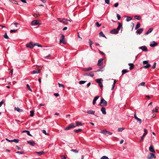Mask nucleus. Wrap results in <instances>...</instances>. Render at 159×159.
<instances>
[{
	"mask_svg": "<svg viewBox=\"0 0 159 159\" xmlns=\"http://www.w3.org/2000/svg\"><path fill=\"white\" fill-rule=\"evenodd\" d=\"M31 24L32 25L34 26L40 25V24L38 22L37 20H34L32 21L31 22Z\"/></svg>",
	"mask_w": 159,
	"mask_h": 159,
	"instance_id": "obj_6",
	"label": "nucleus"
},
{
	"mask_svg": "<svg viewBox=\"0 0 159 159\" xmlns=\"http://www.w3.org/2000/svg\"><path fill=\"white\" fill-rule=\"evenodd\" d=\"M92 68L91 67H89L88 68H84L83 69V70L84 71H89L92 70Z\"/></svg>",
	"mask_w": 159,
	"mask_h": 159,
	"instance_id": "obj_21",
	"label": "nucleus"
},
{
	"mask_svg": "<svg viewBox=\"0 0 159 159\" xmlns=\"http://www.w3.org/2000/svg\"><path fill=\"white\" fill-rule=\"evenodd\" d=\"M26 86L28 88V89L30 91H31V92H32V90L30 88V85H29V84H26Z\"/></svg>",
	"mask_w": 159,
	"mask_h": 159,
	"instance_id": "obj_35",
	"label": "nucleus"
},
{
	"mask_svg": "<svg viewBox=\"0 0 159 159\" xmlns=\"http://www.w3.org/2000/svg\"><path fill=\"white\" fill-rule=\"evenodd\" d=\"M11 141H12V142H14L16 143H18L19 142V140L18 139H13V140H11Z\"/></svg>",
	"mask_w": 159,
	"mask_h": 159,
	"instance_id": "obj_34",
	"label": "nucleus"
},
{
	"mask_svg": "<svg viewBox=\"0 0 159 159\" xmlns=\"http://www.w3.org/2000/svg\"><path fill=\"white\" fill-rule=\"evenodd\" d=\"M61 36L62 39H60V43H63L62 40L64 39V35L61 34Z\"/></svg>",
	"mask_w": 159,
	"mask_h": 159,
	"instance_id": "obj_37",
	"label": "nucleus"
},
{
	"mask_svg": "<svg viewBox=\"0 0 159 159\" xmlns=\"http://www.w3.org/2000/svg\"><path fill=\"white\" fill-rule=\"evenodd\" d=\"M99 98V96H98L95 97L94 98L93 101V104L94 105L96 103V101Z\"/></svg>",
	"mask_w": 159,
	"mask_h": 159,
	"instance_id": "obj_9",
	"label": "nucleus"
},
{
	"mask_svg": "<svg viewBox=\"0 0 159 159\" xmlns=\"http://www.w3.org/2000/svg\"><path fill=\"white\" fill-rule=\"evenodd\" d=\"M134 18L138 20H139L140 19V17L139 16H134Z\"/></svg>",
	"mask_w": 159,
	"mask_h": 159,
	"instance_id": "obj_51",
	"label": "nucleus"
},
{
	"mask_svg": "<svg viewBox=\"0 0 159 159\" xmlns=\"http://www.w3.org/2000/svg\"><path fill=\"white\" fill-rule=\"evenodd\" d=\"M27 142L28 144H29L30 145H31V146H34L35 145V142L33 141H27Z\"/></svg>",
	"mask_w": 159,
	"mask_h": 159,
	"instance_id": "obj_12",
	"label": "nucleus"
},
{
	"mask_svg": "<svg viewBox=\"0 0 159 159\" xmlns=\"http://www.w3.org/2000/svg\"><path fill=\"white\" fill-rule=\"evenodd\" d=\"M17 30H18V29H16V30H11L10 31V32L11 33H13V32H16Z\"/></svg>",
	"mask_w": 159,
	"mask_h": 159,
	"instance_id": "obj_46",
	"label": "nucleus"
},
{
	"mask_svg": "<svg viewBox=\"0 0 159 159\" xmlns=\"http://www.w3.org/2000/svg\"><path fill=\"white\" fill-rule=\"evenodd\" d=\"M145 82H142L139 85H141L143 86H145Z\"/></svg>",
	"mask_w": 159,
	"mask_h": 159,
	"instance_id": "obj_47",
	"label": "nucleus"
},
{
	"mask_svg": "<svg viewBox=\"0 0 159 159\" xmlns=\"http://www.w3.org/2000/svg\"><path fill=\"white\" fill-rule=\"evenodd\" d=\"M16 153L19 154H22L24 153V152L23 151H17Z\"/></svg>",
	"mask_w": 159,
	"mask_h": 159,
	"instance_id": "obj_42",
	"label": "nucleus"
},
{
	"mask_svg": "<svg viewBox=\"0 0 159 159\" xmlns=\"http://www.w3.org/2000/svg\"><path fill=\"white\" fill-rule=\"evenodd\" d=\"M144 134H143V135H142V136L141 137V140H140V142H141V141H142V140H143V138L148 133V131H147V129H144Z\"/></svg>",
	"mask_w": 159,
	"mask_h": 159,
	"instance_id": "obj_4",
	"label": "nucleus"
},
{
	"mask_svg": "<svg viewBox=\"0 0 159 159\" xmlns=\"http://www.w3.org/2000/svg\"><path fill=\"white\" fill-rule=\"evenodd\" d=\"M68 19H66L65 18L63 19V21L62 23L65 24L66 25H67L68 24Z\"/></svg>",
	"mask_w": 159,
	"mask_h": 159,
	"instance_id": "obj_23",
	"label": "nucleus"
},
{
	"mask_svg": "<svg viewBox=\"0 0 159 159\" xmlns=\"http://www.w3.org/2000/svg\"><path fill=\"white\" fill-rule=\"evenodd\" d=\"M54 95L57 97L59 96V94L58 93H54Z\"/></svg>",
	"mask_w": 159,
	"mask_h": 159,
	"instance_id": "obj_62",
	"label": "nucleus"
},
{
	"mask_svg": "<svg viewBox=\"0 0 159 159\" xmlns=\"http://www.w3.org/2000/svg\"><path fill=\"white\" fill-rule=\"evenodd\" d=\"M118 5H119V3L118 2H117L114 5V6L115 7H116L118 6Z\"/></svg>",
	"mask_w": 159,
	"mask_h": 159,
	"instance_id": "obj_56",
	"label": "nucleus"
},
{
	"mask_svg": "<svg viewBox=\"0 0 159 159\" xmlns=\"http://www.w3.org/2000/svg\"><path fill=\"white\" fill-rule=\"evenodd\" d=\"M95 25H96L97 26V27H100L101 25V24H100L98 22H97L96 23H95Z\"/></svg>",
	"mask_w": 159,
	"mask_h": 159,
	"instance_id": "obj_49",
	"label": "nucleus"
},
{
	"mask_svg": "<svg viewBox=\"0 0 159 159\" xmlns=\"http://www.w3.org/2000/svg\"><path fill=\"white\" fill-rule=\"evenodd\" d=\"M137 120V122H139V124H141L142 122V120L141 119L138 118L136 119Z\"/></svg>",
	"mask_w": 159,
	"mask_h": 159,
	"instance_id": "obj_43",
	"label": "nucleus"
},
{
	"mask_svg": "<svg viewBox=\"0 0 159 159\" xmlns=\"http://www.w3.org/2000/svg\"><path fill=\"white\" fill-rule=\"evenodd\" d=\"M57 19L60 22L62 23L63 21V19H62L61 20L60 18H57Z\"/></svg>",
	"mask_w": 159,
	"mask_h": 159,
	"instance_id": "obj_59",
	"label": "nucleus"
},
{
	"mask_svg": "<svg viewBox=\"0 0 159 159\" xmlns=\"http://www.w3.org/2000/svg\"><path fill=\"white\" fill-rule=\"evenodd\" d=\"M102 80V79L99 78V79H96V80H95V81H96V82L97 83H98V84H99V83H102L101 82Z\"/></svg>",
	"mask_w": 159,
	"mask_h": 159,
	"instance_id": "obj_22",
	"label": "nucleus"
},
{
	"mask_svg": "<svg viewBox=\"0 0 159 159\" xmlns=\"http://www.w3.org/2000/svg\"><path fill=\"white\" fill-rule=\"evenodd\" d=\"M124 129V128H119L118 129V131L122 132L123 130Z\"/></svg>",
	"mask_w": 159,
	"mask_h": 159,
	"instance_id": "obj_44",
	"label": "nucleus"
},
{
	"mask_svg": "<svg viewBox=\"0 0 159 159\" xmlns=\"http://www.w3.org/2000/svg\"><path fill=\"white\" fill-rule=\"evenodd\" d=\"M156 62H155L152 66V68L153 69H155L156 67Z\"/></svg>",
	"mask_w": 159,
	"mask_h": 159,
	"instance_id": "obj_53",
	"label": "nucleus"
},
{
	"mask_svg": "<svg viewBox=\"0 0 159 159\" xmlns=\"http://www.w3.org/2000/svg\"><path fill=\"white\" fill-rule=\"evenodd\" d=\"M84 75L89 76L91 77H93L94 76L93 73L91 72L89 73V74H86Z\"/></svg>",
	"mask_w": 159,
	"mask_h": 159,
	"instance_id": "obj_20",
	"label": "nucleus"
},
{
	"mask_svg": "<svg viewBox=\"0 0 159 159\" xmlns=\"http://www.w3.org/2000/svg\"><path fill=\"white\" fill-rule=\"evenodd\" d=\"M99 35L100 36H102V37L106 38V37L104 34H103V33L101 31L99 34Z\"/></svg>",
	"mask_w": 159,
	"mask_h": 159,
	"instance_id": "obj_30",
	"label": "nucleus"
},
{
	"mask_svg": "<svg viewBox=\"0 0 159 159\" xmlns=\"http://www.w3.org/2000/svg\"><path fill=\"white\" fill-rule=\"evenodd\" d=\"M74 131L76 133H79L81 131H82V129H74Z\"/></svg>",
	"mask_w": 159,
	"mask_h": 159,
	"instance_id": "obj_27",
	"label": "nucleus"
},
{
	"mask_svg": "<svg viewBox=\"0 0 159 159\" xmlns=\"http://www.w3.org/2000/svg\"><path fill=\"white\" fill-rule=\"evenodd\" d=\"M91 84V83L89 82L87 85V88L89 87Z\"/></svg>",
	"mask_w": 159,
	"mask_h": 159,
	"instance_id": "obj_63",
	"label": "nucleus"
},
{
	"mask_svg": "<svg viewBox=\"0 0 159 159\" xmlns=\"http://www.w3.org/2000/svg\"><path fill=\"white\" fill-rule=\"evenodd\" d=\"M70 151H72V152H74L75 153H78V152H79L78 150H77L76 149H72Z\"/></svg>",
	"mask_w": 159,
	"mask_h": 159,
	"instance_id": "obj_41",
	"label": "nucleus"
},
{
	"mask_svg": "<svg viewBox=\"0 0 159 159\" xmlns=\"http://www.w3.org/2000/svg\"><path fill=\"white\" fill-rule=\"evenodd\" d=\"M153 158H156V157L155 154L152 153H150L147 157V159H152Z\"/></svg>",
	"mask_w": 159,
	"mask_h": 159,
	"instance_id": "obj_3",
	"label": "nucleus"
},
{
	"mask_svg": "<svg viewBox=\"0 0 159 159\" xmlns=\"http://www.w3.org/2000/svg\"><path fill=\"white\" fill-rule=\"evenodd\" d=\"M118 33V31L116 29H114L110 31V33L112 34H116Z\"/></svg>",
	"mask_w": 159,
	"mask_h": 159,
	"instance_id": "obj_8",
	"label": "nucleus"
},
{
	"mask_svg": "<svg viewBox=\"0 0 159 159\" xmlns=\"http://www.w3.org/2000/svg\"><path fill=\"white\" fill-rule=\"evenodd\" d=\"M61 159H66V157L64 155H61Z\"/></svg>",
	"mask_w": 159,
	"mask_h": 159,
	"instance_id": "obj_55",
	"label": "nucleus"
},
{
	"mask_svg": "<svg viewBox=\"0 0 159 159\" xmlns=\"http://www.w3.org/2000/svg\"><path fill=\"white\" fill-rule=\"evenodd\" d=\"M100 159H109L108 157L106 156H103Z\"/></svg>",
	"mask_w": 159,
	"mask_h": 159,
	"instance_id": "obj_45",
	"label": "nucleus"
},
{
	"mask_svg": "<svg viewBox=\"0 0 159 159\" xmlns=\"http://www.w3.org/2000/svg\"><path fill=\"white\" fill-rule=\"evenodd\" d=\"M15 110L17 111L18 112H21L22 111V110L20 109V108H18V107H15Z\"/></svg>",
	"mask_w": 159,
	"mask_h": 159,
	"instance_id": "obj_24",
	"label": "nucleus"
},
{
	"mask_svg": "<svg viewBox=\"0 0 159 159\" xmlns=\"http://www.w3.org/2000/svg\"><path fill=\"white\" fill-rule=\"evenodd\" d=\"M99 86L101 88H102L103 87V85L102 83L99 84Z\"/></svg>",
	"mask_w": 159,
	"mask_h": 159,
	"instance_id": "obj_60",
	"label": "nucleus"
},
{
	"mask_svg": "<svg viewBox=\"0 0 159 159\" xmlns=\"http://www.w3.org/2000/svg\"><path fill=\"white\" fill-rule=\"evenodd\" d=\"M86 82V81L81 80L79 81V83L80 84H84Z\"/></svg>",
	"mask_w": 159,
	"mask_h": 159,
	"instance_id": "obj_38",
	"label": "nucleus"
},
{
	"mask_svg": "<svg viewBox=\"0 0 159 159\" xmlns=\"http://www.w3.org/2000/svg\"><path fill=\"white\" fill-rule=\"evenodd\" d=\"M4 37L6 39H9V38L7 35L6 33H5L4 35H3Z\"/></svg>",
	"mask_w": 159,
	"mask_h": 159,
	"instance_id": "obj_40",
	"label": "nucleus"
},
{
	"mask_svg": "<svg viewBox=\"0 0 159 159\" xmlns=\"http://www.w3.org/2000/svg\"><path fill=\"white\" fill-rule=\"evenodd\" d=\"M101 111L102 113L104 114H106V109L105 107H102L101 108Z\"/></svg>",
	"mask_w": 159,
	"mask_h": 159,
	"instance_id": "obj_15",
	"label": "nucleus"
},
{
	"mask_svg": "<svg viewBox=\"0 0 159 159\" xmlns=\"http://www.w3.org/2000/svg\"><path fill=\"white\" fill-rule=\"evenodd\" d=\"M42 132H43V133H44V134H45L46 135H48V134L47 133H46V131L45 130H42Z\"/></svg>",
	"mask_w": 159,
	"mask_h": 159,
	"instance_id": "obj_52",
	"label": "nucleus"
},
{
	"mask_svg": "<svg viewBox=\"0 0 159 159\" xmlns=\"http://www.w3.org/2000/svg\"><path fill=\"white\" fill-rule=\"evenodd\" d=\"M26 46L27 47L30 48H33L34 47V45L32 42H30L29 44H26Z\"/></svg>",
	"mask_w": 159,
	"mask_h": 159,
	"instance_id": "obj_5",
	"label": "nucleus"
},
{
	"mask_svg": "<svg viewBox=\"0 0 159 159\" xmlns=\"http://www.w3.org/2000/svg\"><path fill=\"white\" fill-rule=\"evenodd\" d=\"M105 3L107 4H109L110 3V0H105Z\"/></svg>",
	"mask_w": 159,
	"mask_h": 159,
	"instance_id": "obj_54",
	"label": "nucleus"
},
{
	"mask_svg": "<svg viewBox=\"0 0 159 159\" xmlns=\"http://www.w3.org/2000/svg\"><path fill=\"white\" fill-rule=\"evenodd\" d=\"M89 44L91 48H92V45L93 43L90 39H89Z\"/></svg>",
	"mask_w": 159,
	"mask_h": 159,
	"instance_id": "obj_36",
	"label": "nucleus"
},
{
	"mask_svg": "<svg viewBox=\"0 0 159 159\" xmlns=\"http://www.w3.org/2000/svg\"><path fill=\"white\" fill-rule=\"evenodd\" d=\"M149 151L155 153V151L154 149L153 146L152 145L149 147Z\"/></svg>",
	"mask_w": 159,
	"mask_h": 159,
	"instance_id": "obj_10",
	"label": "nucleus"
},
{
	"mask_svg": "<svg viewBox=\"0 0 159 159\" xmlns=\"http://www.w3.org/2000/svg\"><path fill=\"white\" fill-rule=\"evenodd\" d=\"M152 111L153 112H158V108L157 107H156L155 109H153L152 110Z\"/></svg>",
	"mask_w": 159,
	"mask_h": 159,
	"instance_id": "obj_31",
	"label": "nucleus"
},
{
	"mask_svg": "<svg viewBox=\"0 0 159 159\" xmlns=\"http://www.w3.org/2000/svg\"><path fill=\"white\" fill-rule=\"evenodd\" d=\"M107 102L106 101L104 98H102L101 99L100 103V105L101 106H104L107 105Z\"/></svg>",
	"mask_w": 159,
	"mask_h": 159,
	"instance_id": "obj_2",
	"label": "nucleus"
},
{
	"mask_svg": "<svg viewBox=\"0 0 159 159\" xmlns=\"http://www.w3.org/2000/svg\"><path fill=\"white\" fill-rule=\"evenodd\" d=\"M30 116L31 117H33L34 115V111H30Z\"/></svg>",
	"mask_w": 159,
	"mask_h": 159,
	"instance_id": "obj_32",
	"label": "nucleus"
},
{
	"mask_svg": "<svg viewBox=\"0 0 159 159\" xmlns=\"http://www.w3.org/2000/svg\"><path fill=\"white\" fill-rule=\"evenodd\" d=\"M26 133L28 135L31 136H32V135L30 134V132L28 130L27 131V132Z\"/></svg>",
	"mask_w": 159,
	"mask_h": 159,
	"instance_id": "obj_58",
	"label": "nucleus"
},
{
	"mask_svg": "<svg viewBox=\"0 0 159 159\" xmlns=\"http://www.w3.org/2000/svg\"><path fill=\"white\" fill-rule=\"evenodd\" d=\"M116 16L117 18V19L118 20H120V15L118 14H116Z\"/></svg>",
	"mask_w": 159,
	"mask_h": 159,
	"instance_id": "obj_50",
	"label": "nucleus"
},
{
	"mask_svg": "<svg viewBox=\"0 0 159 159\" xmlns=\"http://www.w3.org/2000/svg\"><path fill=\"white\" fill-rule=\"evenodd\" d=\"M76 125H75L74 123H71V124L67 126L64 129L65 130H68L71 128H73L75 127L76 126H78L79 125H82V123L80 122H76Z\"/></svg>",
	"mask_w": 159,
	"mask_h": 159,
	"instance_id": "obj_1",
	"label": "nucleus"
},
{
	"mask_svg": "<svg viewBox=\"0 0 159 159\" xmlns=\"http://www.w3.org/2000/svg\"><path fill=\"white\" fill-rule=\"evenodd\" d=\"M3 103V101H2L1 102H0V107H1L2 104Z\"/></svg>",
	"mask_w": 159,
	"mask_h": 159,
	"instance_id": "obj_64",
	"label": "nucleus"
},
{
	"mask_svg": "<svg viewBox=\"0 0 159 159\" xmlns=\"http://www.w3.org/2000/svg\"><path fill=\"white\" fill-rule=\"evenodd\" d=\"M87 113L90 114L94 115L95 113V111L93 110H89L87 112Z\"/></svg>",
	"mask_w": 159,
	"mask_h": 159,
	"instance_id": "obj_19",
	"label": "nucleus"
},
{
	"mask_svg": "<svg viewBox=\"0 0 159 159\" xmlns=\"http://www.w3.org/2000/svg\"><path fill=\"white\" fill-rule=\"evenodd\" d=\"M58 84L59 85V87H63V88H64V86L63 84H60L59 83H58Z\"/></svg>",
	"mask_w": 159,
	"mask_h": 159,
	"instance_id": "obj_48",
	"label": "nucleus"
},
{
	"mask_svg": "<svg viewBox=\"0 0 159 159\" xmlns=\"http://www.w3.org/2000/svg\"><path fill=\"white\" fill-rule=\"evenodd\" d=\"M139 48L144 51H148L147 48L145 46H141L139 47Z\"/></svg>",
	"mask_w": 159,
	"mask_h": 159,
	"instance_id": "obj_11",
	"label": "nucleus"
},
{
	"mask_svg": "<svg viewBox=\"0 0 159 159\" xmlns=\"http://www.w3.org/2000/svg\"><path fill=\"white\" fill-rule=\"evenodd\" d=\"M140 26V24L139 22L137 23L135 27V29L137 30L139 28Z\"/></svg>",
	"mask_w": 159,
	"mask_h": 159,
	"instance_id": "obj_28",
	"label": "nucleus"
},
{
	"mask_svg": "<svg viewBox=\"0 0 159 159\" xmlns=\"http://www.w3.org/2000/svg\"><path fill=\"white\" fill-rule=\"evenodd\" d=\"M158 44L156 43L155 41H153L151 42L150 44V46L151 47H153L157 45Z\"/></svg>",
	"mask_w": 159,
	"mask_h": 159,
	"instance_id": "obj_7",
	"label": "nucleus"
},
{
	"mask_svg": "<svg viewBox=\"0 0 159 159\" xmlns=\"http://www.w3.org/2000/svg\"><path fill=\"white\" fill-rule=\"evenodd\" d=\"M103 59V58H100L98 60V66H100L102 65V63Z\"/></svg>",
	"mask_w": 159,
	"mask_h": 159,
	"instance_id": "obj_13",
	"label": "nucleus"
},
{
	"mask_svg": "<svg viewBox=\"0 0 159 159\" xmlns=\"http://www.w3.org/2000/svg\"><path fill=\"white\" fill-rule=\"evenodd\" d=\"M125 16L127 17V18L126 19V21L127 22L130 21L132 19V18L131 17H130L127 16Z\"/></svg>",
	"mask_w": 159,
	"mask_h": 159,
	"instance_id": "obj_29",
	"label": "nucleus"
},
{
	"mask_svg": "<svg viewBox=\"0 0 159 159\" xmlns=\"http://www.w3.org/2000/svg\"><path fill=\"white\" fill-rule=\"evenodd\" d=\"M143 63L144 64H147L148 63V62L147 61H143Z\"/></svg>",
	"mask_w": 159,
	"mask_h": 159,
	"instance_id": "obj_57",
	"label": "nucleus"
},
{
	"mask_svg": "<svg viewBox=\"0 0 159 159\" xmlns=\"http://www.w3.org/2000/svg\"><path fill=\"white\" fill-rule=\"evenodd\" d=\"M128 72V71L125 70V69H124L122 71V75H123L124 74H125V73H127V72Z\"/></svg>",
	"mask_w": 159,
	"mask_h": 159,
	"instance_id": "obj_39",
	"label": "nucleus"
},
{
	"mask_svg": "<svg viewBox=\"0 0 159 159\" xmlns=\"http://www.w3.org/2000/svg\"><path fill=\"white\" fill-rule=\"evenodd\" d=\"M107 131L106 130H103L100 132V133L102 134H107Z\"/></svg>",
	"mask_w": 159,
	"mask_h": 159,
	"instance_id": "obj_26",
	"label": "nucleus"
},
{
	"mask_svg": "<svg viewBox=\"0 0 159 159\" xmlns=\"http://www.w3.org/2000/svg\"><path fill=\"white\" fill-rule=\"evenodd\" d=\"M118 25L116 29L117 30L119 31V30L120 29L121 25L120 23L119 22H118Z\"/></svg>",
	"mask_w": 159,
	"mask_h": 159,
	"instance_id": "obj_25",
	"label": "nucleus"
},
{
	"mask_svg": "<svg viewBox=\"0 0 159 159\" xmlns=\"http://www.w3.org/2000/svg\"><path fill=\"white\" fill-rule=\"evenodd\" d=\"M151 66V65L150 64L148 63L147 64V65L145 66H143V67L145 68H148Z\"/></svg>",
	"mask_w": 159,
	"mask_h": 159,
	"instance_id": "obj_33",
	"label": "nucleus"
},
{
	"mask_svg": "<svg viewBox=\"0 0 159 159\" xmlns=\"http://www.w3.org/2000/svg\"><path fill=\"white\" fill-rule=\"evenodd\" d=\"M35 152L38 154L39 156L43 155L44 153V152L43 151L40 152Z\"/></svg>",
	"mask_w": 159,
	"mask_h": 159,
	"instance_id": "obj_18",
	"label": "nucleus"
},
{
	"mask_svg": "<svg viewBox=\"0 0 159 159\" xmlns=\"http://www.w3.org/2000/svg\"><path fill=\"white\" fill-rule=\"evenodd\" d=\"M40 72V71L39 69H37L35 70H33L32 72V73L33 74H38Z\"/></svg>",
	"mask_w": 159,
	"mask_h": 159,
	"instance_id": "obj_16",
	"label": "nucleus"
},
{
	"mask_svg": "<svg viewBox=\"0 0 159 159\" xmlns=\"http://www.w3.org/2000/svg\"><path fill=\"white\" fill-rule=\"evenodd\" d=\"M128 65L130 66H134V65L133 63H129Z\"/></svg>",
	"mask_w": 159,
	"mask_h": 159,
	"instance_id": "obj_61",
	"label": "nucleus"
},
{
	"mask_svg": "<svg viewBox=\"0 0 159 159\" xmlns=\"http://www.w3.org/2000/svg\"><path fill=\"white\" fill-rule=\"evenodd\" d=\"M153 30V29L152 28H150L149 29L148 31L145 33V35H146L151 33Z\"/></svg>",
	"mask_w": 159,
	"mask_h": 159,
	"instance_id": "obj_17",
	"label": "nucleus"
},
{
	"mask_svg": "<svg viewBox=\"0 0 159 159\" xmlns=\"http://www.w3.org/2000/svg\"><path fill=\"white\" fill-rule=\"evenodd\" d=\"M143 29L141 28L137 30L136 31V33L137 34H140L143 31Z\"/></svg>",
	"mask_w": 159,
	"mask_h": 159,
	"instance_id": "obj_14",
	"label": "nucleus"
}]
</instances>
